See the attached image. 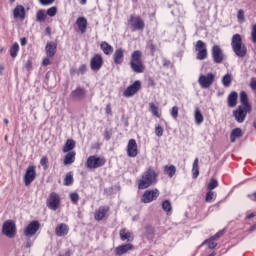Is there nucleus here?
Returning <instances> with one entry per match:
<instances>
[{"instance_id": "nucleus-48", "label": "nucleus", "mask_w": 256, "mask_h": 256, "mask_svg": "<svg viewBox=\"0 0 256 256\" xmlns=\"http://www.w3.org/2000/svg\"><path fill=\"white\" fill-rule=\"evenodd\" d=\"M46 15H48V17H55V15H57V7L53 6L49 8L46 12Z\"/></svg>"}, {"instance_id": "nucleus-26", "label": "nucleus", "mask_w": 256, "mask_h": 256, "mask_svg": "<svg viewBox=\"0 0 256 256\" xmlns=\"http://www.w3.org/2000/svg\"><path fill=\"white\" fill-rule=\"evenodd\" d=\"M76 25L81 33H85L87 31V18L80 17L76 21Z\"/></svg>"}, {"instance_id": "nucleus-29", "label": "nucleus", "mask_w": 256, "mask_h": 256, "mask_svg": "<svg viewBox=\"0 0 256 256\" xmlns=\"http://www.w3.org/2000/svg\"><path fill=\"white\" fill-rule=\"evenodd\" d=\"M240 102L242 107H246V109H251V104H249V98L247 97V92H240Z\"/></svg>"}, {"instance_id": "nucleus-18", "label": "nucleus", "mask_w": 256, "mask_h": 256, "mask_svg": "<svg viewBox=\"0 0 256 256\" xmlns=\"http://www.w3.org/2000/svg\"><path fill=\"white\" fill-rule=\"evenodd\" d=\"M109 213V206H100L98 210H96L94 219L96 221H103V219L107 218V214Z\"/></svg>"}, {"instance_id": "nucleus-31", "label": "nucleus", "mask_w": 256, "mask_h": 256, "mask_svg": "<svg viewBox=\"0 0 256 256\" xmlns=\"http://www.w3.org/2000/svg\"><path fill=\"white\" fill-rule=\"evenodd\" d=\"M75 149V140L68 139L63 147V153H71Z\"/></svg>"}, {"instance_id": "nucleus-11", "label": "nucleus", "mask_w": 256, "mask_h": 256, "mask_svg": "<svg viewBox=\"0 0 256 256\" xmlns=\"http://www.w3.org/2000/svg\"><path fill=\"white\" fill-rule=\"evenodd\" d=\"M37 177V171L35 165H30L27 167L25 175H24V185L29 187V185L35 181Z\"/></svg>"}, {"instance_id": "nucleus-50", "label": "nucleus", "mask_w": 256, "mask_h": 256, "mask_svg": "<svg viewBox=\"0 0 256 256\" xmlns=\"http://www.w3.org/2000/svg\"><path fill=\"white\" fill-rule=\"evenodd\" d=\"M69 197H70V200L72 201V203H77L79 201L78 193H70Z\"/></svg>"}, {"instance_id": "nucleus-39", "label": "nucleus", "mask_w": 256, "mask_h": 256, "mask_svg": "<svg viewBox=\"0 0 256 256\" xmlns=\"http://www.w3.org/2000/svg\"><path fill=\"white\" fill-rule=\"evenodd\" d=\"M232 81H233V76L229 73L222 77V85L224 87H231Z\"/></svg>"}, {"instance_id": "nucleus-10", "label": "nucleus", "mask_w": 256, "mask_h": 256, "mask_svg": "<svg viewBox=\"0 0 256 256\" xmlns=\"http://www.w3.org/2000/svg\"><path fill=\"white\" fill-rule=\"evenodd\" d=\"M247 113H251V108L238 106V108L233 111V117L236 119L237 123H243L247 117Z\"/></svg>"}, {"instance_id": "nucleus-61", "label": "nucleus", "mask_w": 256, "mask_h": 256, "mask_svg": "<svg viewBox=\"0 0 256 256\" xmlns=\"http://www.w3.org/2000/svg\"><path fill=\"white\" fill-rule=\"evenodd\" d=\"M42 65H44V67H47V65H51V61L49 60V58H44Z\"/></svg>"}, {"instance_id": "nucleus-37", "label": "nucleus", "mask_w": 256, "mask_h": 256, "mask_svg": "<svg viewBox=\"0 0 256 256\" xmlns=\"http://www.w3.org/2000/svg\"><path fill=\"white\" fill-rule=\"evenodd\" d=\"M45 19H47V14H46L45 10H43V9L38 10L36 13V21L38 23H44Z\"/></svg>"}, {"instance_id": "nucleus-4", "label": "nucleus", "mask_w": 256, "mask_h": 256, "mask_svg": "<svg viewBox=\"0 0 256 256\" xmlns=\"http://www.w3.org/2000/svg\"><path fill=\"white\" fill-rule=\"evenodd\" d=\"M2 235L8 237V239H13L17 235V225L13 220H6L2 225Z\"/></svg>"}, {"instance_id": "nucleus-16", "label": "nucleus", "mask_w": 256, "mask_h": 256, "mask_svg": "<svg viewBox=\"0 0 256 256\" xmlns=\"http://www.w3.org/2000/svg\"><path fill=\"white\" fill-rule=\"evenodd\" d=\"M103 67V56L101 54H95L90 61V69L92 71H99Z\"/></svg>"}, {"instance_id": "nucleus-6", "label": "nucleus", "mask_w": 256, "mask_h": 256, "mask_svg": "<svg viewBox=\"0 0 256 256\" xmlns=\"http://www.w3.org/2000/svg\"><path fill=\"white\" fill-rule=\"evenodd\" d=\"M46 205L51 211H57L61 205V197L55 192H51L47 198Z\"/></svg>"}, {"instance_id": "nucleus-25", "label": "nucleus", "mask_w": 256, "mask_h": 256, "mask_svg": "<svg viewBox=\"0 0 256 256\" xmlns=\"http://www.w3.org/2000/svg\"><path fill=\"white\" fill-rule=\"evenodd\" d=\"M243 137V130L241 128H235L231 131L230 141L231 143H235L237 139H241Z\"/></svg>"}, {"instance_id": "nucleus-27", "label": "nucleus", "mask_w": 256, "mask_h": 256, "mask_svg": "<svg viewBox=\"0 0 256 256\" xmlns=\"http://www.w3.org/2000/svg\"><path fill=\"white\" fill-rule=\"evenodd\" d=\"M56 51H57V45L55 44V42L47 43V45H46V53H47L48 57H54Z\"/></svg>"}, {"instance_id": "nucleus-30", "label": "nucleus", "mask_w": 256, "mask_h": 256, "mask_svg": "<svg viewBox=\"0 0 256 256\" xmlns=\"http://www.w3.org/2000/svg\"><path fill=\"white\" fill-rule=\"evenodd\" d=\"M75 151L68 152L64 157V165H73L75 163Z\"/></svg>"}, {"instance_id": "nucleus-20", "label": "nucleus", "mask_w": 256, "mask_h": 256, "mask_svg": "<svg viewBox=\"0 0 256 256\" xmlns=\"http://www.w3.org/2000/svg\"><path fill=\"white\" fill-rule=\"evenodd\" d=\"M132 249H133V244H130V243L122 244L115 248V255L117 256L125 255V253H129V251H132Z\"/></svg>"}, {"instance_id": "nucleus-7", "label": "nucleus", "mask_w": 256, "mask_h": 256, "mask_svg": "<svg viewBox=\"0 0 256 256\" xmlns=\"http://www.w3.org/2000/svg\"><path fill=\"white\" fill-rule=\"evenodd\" d=\"M215 81V74L208 73L206 75L201 74L198 78V83L202 89H209Z\"/></svg>"}, {"instance_id": "nucleus-32", "label": "nucleus", "mask_w": 256, "mask_h": 256, "mask_svg": "<svg viewBox=\"0 0 256 256\" xmlns=\"http://www.w3.org/2000/svg\"><path fill=\"white\" fill-rule=\"evenodd\" d=\"M239 97V94L237 92L233 91L228 96V105L230 107H235L237 105V99Z\"/></svg>"}, {"instance_id": "nucleus-23", "label": "nucleus", "mask_w": 256, "mask_h": 256, "mask_svg": "<svg viewBox=\"0 0 256 256\" xmlns=\"http://www.w3.org/2000/svg\"><path fill=\"white\" fill-rule=\"evenodd\" d=\"M14 19H20V21H24L26 14H25V7L22 5H17L13 11Z\"/></svg>"}, {"instance_id": "nucleus-17", "label": "nucleus", "mask_w": 256, "mask_h": 256, "mask_svg": "<svg viewBox=\"0 0 256 256\" xmlns=\"http://www.w3.org/2000/svg\"><path fill=\"white\" fill-rule=\"evenodd\" d=\"M85 95H87V91L84 88L77 87L71 92L70 97L73 101H83Z\"/></svg>"}, {"instance_id": "nucleus-9", "label": "nucleus", "mask_w": 256, "mask_h": 256, "mask_svg": "<svg viewBox=\"0 0 256 256\" xmlns=\"http://www.w3.org/2000/svg\"><path fill=\"white\" fill-rule=\"evenodd\" d=\"M159 190L157 188L152 189V190H146L142 197H141V202L142 203H153V201H157L159 198Z\"/></svg>"}, {"instance_id": "nucleus-21", "label": "nucleus", "mask_w": 256, "mask_h": 256, "mask_svg": "<svg viewBox=\"0 0 256 256\" xmlns=\"http://www.w3.org/2000/svg\"><path fill=\"white\" fill-rule=\"evenodd\" d=\"M123 57H125V50H123V48L116 49L113 54L115 65H121V63H123Z\"/></svg>"}, {"instance_id": "nucleus-62", "label": "nucleus", "mask_w": 256, "mask_h": 256, "mask_svg": "<svg viewBox=\"0 0 256 256\" xmlns=\"http://www.w3.org/2000/svg\"><path fill=\"white\" fill-rule=\"evenodd\" d=\"M20 44H21L22 47H25V45H27V38H25V37L21 38L20 39Z\"/></svg>"}, {"instance_id": "nucleus-64", "label": "nucleus", "mask_w": 256, "mask_h": 256, "mask_svg": "<svg viewBox=\"0 0 256 256\" xmlns=\"http://www.w3.org/2000/svg\"><path fill=\"white\" fill-rule=\"evenodd\" d=\"M256 230V224H254L249 230L248 233H253Z\"/></svg>"}, {"instance_id": "nucleus-54", "label": "nucleus", "mask_w": 256, "mask_h": 256, "mask_svg": "<svg viewBox=\"0 0 256 256\" xmlns=\"http://www.w3.org/2000/svg\"><path fill=\"white\" fill-rule=\"evenodd\" d=\"M25 69H27V71H31L33 69V63L30 60L26 62Z\"/></svg>"}, {"instance_id": "nucleus-53", "label": "nucleus", "mask_w": 256, "mask_h": 256, "mask_svg": "<svg viewBox=\"0 0 256 256\" xmlns=\"http://www.w3.org/2000/svg\"><path fill=\"white\" fill-rule=\"evenodd\" d=\"M55 0H40L41 5H53Z\"/></svg>"}, {"instance_id": "nucleus-51", "label": "nucleus", "mask_w": 256, "mask_h": 256, "mask_svg": "<svg viewBox=\"0 0 256 256\" xmlns=\"http://www.w3.org/2000/svg\"><path fill=\"white\" fill-rule=\"evenodd\" d=\"M237 17L239 21H245V12L243 11V9L238 10Z\"/></svg>"}, {"instance_id": "nucleus-15", "label": "nucleus", "mask_w": 256, "mask_h": 256, "mask_svg": "<svg viewBox=\"0 0 256 256\" xmlns=\"http://www.w3.org/2000/svg\"><path fill=\"white\" fill-rule=\"evenodd\" d=\"M212 57L215 63H218V64L223 63V60L225 59V55L223 54V49H221V46L214 45L212 47Z\"/></svg>"}, {"instance_id": "nucleus-52", "label": "nucleus", "mask_w": 256, "mask_h": 256, "mask_svg": "<svg viewBox=\"0 0 256 256\" xmlns=\"http://www.w3.org/2000/svg\"><path fill=\"white\" fill-rule=\"evenodd\" d=\"M194 5L197 8L203 9L205 7V5L203 4V2H201V0H194Z\"/></svg>"}, {"instance_id": "nucleus-57", "label": "nucleus", "mask_w": 256, "mask_h": 256, "mask_svg": "<svg viewBox=\"0 0 256 256\" xmlns=\"http://www.w3.org/2000/svg\"><path fill=\"white\" fill-rule=\"evenodd\" d=\"M252 41L256 43V25H254L252 29Z\"/></svg>"}, {"instance_id": "nucleus-43", "label": "nucleus", "mask_w": 256, "mask_h": 256, "mask_svg": "<svg viewBox=\"0 0 256 256\" xmlns=\"http://www.w3.org/2000/svg\"><path fill=\"white\" fill-rule=\"evenodd\" d=\"M19 53V43L15 42L11 48H10V55L13 59L17 57V54Z\"/></svg>"}, {"instance_id": "nucleus-34", "label": "nucleus", "mask_w": 256, "mask_h": 256, "mask_svg": "<svg viewBox=\"0 0 256 256\" xmlns=\"http://www.w3.org/2000/svg\"><path fill=\"white\" fill-rule=\"evenodd\" d=\"M100 49L105 55H111V53H113V46L109 45L106 41L100 44Z\"/></svg>"}, {"instance_id": "nucleus-60", "label": "nucleus", "mask_w": 256, "mask_h": 256, "mask_svg": "<svg viewBox=\"0 0 256 256\" xmlns=\"http://www.w3.org/2000/svg\"><path fill=\"white\" fill-rule=\"evenodd\" d=\"M247 197L248 199H250V201H256V192H254L253 194H248Z\"/></svg>"}, {"instance_id": "nucleus-59", "label": "nucleus", "mask_w": 256, "mask_h": 256, "mask_svg": "<svg viewBox=\"0 0 256 256\" xmlns=\"http://www.w3.org/2000/svg\"><path fill=\"white\" fill-rule=\"evenodd\" d=\"M148 47H149L151 53H155V51H157V47L153 43L148 44Z\"/></svg>"}, {"instance_id": "nucleus-24", "label": "nucleus", "mask_w": 256, "mask_h": 256, "mask_svg": "<svg viewBox=\"0 0 256 256\" xmlns=\"http://www.w3.org/2000/svg\"><path fill=\"white\" fill-rule=\"evenodd\" d=\"M55 233L57 237H65V235L69 233V226H67V224L61 223L56 227Z\"/></svg>"}, {"instance_id": "nucleus-3", "label": "nucleus", "mask_w": 256, "mask_h": 256, "mask_svg": "<svg viewBox=\"0 0 256 256\" xmlns=\"http://www.w3.org/2000/svg\"><path fill=\"white\" fill-rule=\"evenodd\" d=\"M142 53L139 50H135L131 54L130 67L134 73H143L145 71V66L141 60Z\"/></svg>"}, {"instance_id": "nucleus-40", "label": "nucleus", "mask_w": 256, "mask_h": 256, "mask_svg": "<svg viewBox=\"0 0 256 256\" xmlns=\"http://www.w3.org/2000/svg\"><path fill=\"white\" fill-rule=\"evenodd\" d=\"M162 209H163V211H165V213H167V215H171V211L173 209V207L171 206V201H169V200L163 201Z\"/></svg>"}, {"instance_id": "nucleus-49", "label": "nucleus", "mask_w": 256, "mask_h": 256, "mask_svg": "<svg viewBox=\"0 0 256 256\" xmlns=\"http://www.w3.org/2000/svg\"><path fill=\"white\" fill-rule=\"evenodd\" d=\"M163 127H161V125H156L155 126V135L157 137H163Z\"/></svg>"}, {"instance_id": "nucleus-36", "label": "nucleus", "mask_w": 256, "mask_h": 256, "mask_svg": "<svg viewBox=\"0 0 256 256\" xmlns=\"http://www.w3.org/2000/svg\"><path fill=\"white\" fill-rule=\"evenodd\" d=\"M164 173L171 178L175 175V173H177V167H175V165L165 166Z\"/></svg>"}, {"instance_id": "nucleus-2", "label": "nucleus", "mask_w": 256, "mask_h": 256, "mask_svg": "<svg viewBox=\"0 0 256 256\" xmlns=\"http://www.w3.org/2000/svg\"><path fill=\"white\" fill-rule=\"evenodd\" d=\"M231 48L236 57L243 58L247 55V46L243 43L241 34H234L231 39Z\"/></svg>"}, {"instance_id": "nucleus-8", "label": "nucleus", "mask_w": 256, "mask_h": 256, "mask_svg": "<svg viewBox=\"0 0 256 256\" xmlns=\"http://www.w3.org/2000/svg\"><path fill=\"white\" fill-rule=\"evenodd\" d=\"M128 22L132 31H143L145 29V21L140 16L131 15Z\"/></svg>"}, {"instance_id": "nucleus-1", "label": "nucleus", "mask_w": 256, "mask_h": 256, "mask_svg": "<svg viewBox=\"0 0 256 256\" xmlns=\"http://www.w3.org/2000/svg\"><path fill=\"white\" fill-rule=\"evenodd\" d=\"M158 177L159 174L155 172V169L149 167L138 181V189H149V187L157 183Z\"/></svg>"}, {"instance_id": "nucleus-12", "label": "nucleus", "mask_w": 256, "mask_h": 256, "mask_svg": "<svg viewBox=\"0 0 256 256\" xmlns=\"http://www.w3.org/2000/svg\"><path fill=\"white\" fill-rule=\"evenodd\" d=\"M40 227L41 224H39V221L34 220L30 222L24 229L25 237H33V235L37 234V231H39Z\"/></svg>"}, {"instance_id": "nucleus-56", "label": "nucleus", "mask_w": 256, "mask_h": 256, "mask_svg": "<svg viewBox=\"0 0 256 256\" xmlns=\"http://www.w3.org/2000/svg\"><path fill=\"white\" fill-rule=\"evenodd\" d=\"M207 243H208V249H215V247H217V243L215 242V240L209 241Z\"/></svg>"}, {"instance_id": "nucleus-41", "label": "nucleus", "mask_w": 256, "mask_h": 256, "mask_svg": "<svg viewBox=\"0 0 256 256\" xmlns=\"http://www.w3.org/2000/svg\"><path fill=\"white\" fill-rule=\"evenodd\" d=\"M216 198L217 194L213 192V190H208V192L206 193L205 201L206 203H213Z\"/></svg>"}, {"instance_id": "nucleus-38", "label": "nucleus", "mask_w": 256, "mask_h": 256, "mask_svg": "<svg viewBox=\"0 0 256 256\" xmlns=\"http://www.w3.org/2000/svg\"><path fill=\"white\" fill-rule=\"evenodd\" d=\"M149 109L154 115V117H157L158 119L161 118V114L159 113V106L155 105V103L151 102L149 103Z\"/></svg>"}, {"instance_id": "nucleus-22", "label": "nucleus", "mask_w": 256, "mask_h": 256, "mask_svg": "<svg viewBox=\"0 0 256 256\" xmlns=\"http://www.w3.org/2000/svg\"><path fill=\"white\" fill-rule=\"evenodd\" d=\"M119 236L121 241H127L128 243H130L131 241H133V239H135V236H133V232L128 231L125 228H122L120 230Z\"/></svg>"}, {"instance_id": "nucleus-46", "label": "nucleus", "mask_w": 256, "mask_h": 256, "mask_svg": "<svg viewBox=\"0 0 256 256\" xmlns=\"http://www.w3.org/2000/svg\"><path fill=\"white\" fill-rule=\"evenodd\" d=\"M170 115L173 119H177L179 117V107L177 106L172 107L170 111Z\"/></svg>"}, {"instance_id": "nucleus-55", "label": "nucleus", "mask_w": 256, "mask_h": 256, "mask_svg": "<svg viewBox=\"0 0 256 256\" xmlns=\"http://www.w3.org/2000/svg\"><path fill=\"white\" fill-rule=\"evenodd\" d=\"M146 235H153V227L152 226H146L145 227Z\"/></svg>"}, {"instance_id": "nucleus-28", "label": "nucleus", "mask_w": 256, "mask_h": 256, "mask_svg": "<svg viewBox=\"0 0 256 256\" xmlns=\"http://www.w3.org/2000/svg\"><path fill=\"white\" fill-rule=\"evenodd\" d=\"M194 119L197 125H201L203 121H205V117L203 116V113H201V110L198 107L195 108Z\"/></svg>"}, {"instance_id": "nucleus-45", "label": "nucleus", "mask_w": 256, "mask_h": 256, "mask_svg": "<svg viewBox=\"0 0 256 256\" xmlns=\"http://www.w3.org/2000/svg\"><path fill=\"white\" fill-rule=\"evenodd\" d=\"M40 165H42L44 171H47V169H49V158H47V156L42 157Z\"/></svg>"}, {"instance_id": "nucleus-42", "label": "nucleus", "mask_w": 256, "mask_h": 256, "mask_svg": "<svg viewBox=\"0 0 256 256\" xmlns=\"http://www.w3.org/2000/svg\"><path fill=\"white\" fill-rule=\"evenodd\" d=\"M217 187H219V181L215 178H211L207 185L208 191H213L214 189H217Z\"/></svg>"}, {"instance_id": "nucleus-5", "label": "nucleus", "mask_w": 256, "mask_h": 256, "mask_svg": "<svg viewBox=\"0 0 256 256\" xmlns=\"http://www.w3.org/2000/svg\"><path fill=\"white\" fill-rule=\"evenodd\" d=\"M107 163V160L103 157H99L97 155H92L88 157L86 161V167L88 169H99V167H103Z\"/></svg>"}, {"instance_id": "nucleus-44", "label": "nucleus", "mask_w": 256, "mask_h": 256, "mask_svg": "<svg viewBox=\"0 0 256 256\" xmlns=\"http://www.w3.org/2000/svg\"><path fill=\"white\" fill-rule=\"evenodd\" d=\"M64 185L69 187V185H73V172H68L64 179Z\"/></svg>"}, {"instance_id": "nucleus-19", "label": "nucleus", "mask_w": 256, "mask_h": 256, "mask_svg": "<svg viewBox=\"0 0 256 256\" xmlns=\"http://www.w3.org/2000/svg\"><path fill=\"white\" fill-rule=\"evenodd\" d=\"M127 153L128 157H135L136 155H138L139 152L137 150V141L135 139H130L128 141Z\"/></svg>"}, {"instance_id": "nucleus-13", "label": "nucleus", "mask_w": 256, "mask_h": 256, "mask_svg": "<svg viewBox=\"0 0 256 256\" xmlns=\"http://www.w3.org/2000/svg\"><path fill=\"white\" fill-rule=\"evenodd\" d=\"M196 51H198L197 59L199 61H204V59L208 55L207 46L205 45V42H203L202 40H198L196 42Z\"/></svg>"}, {"instance_id": "nucleus-35", "label": "nucleus", "mask_w": 256, "mask_h": 256, "mask_svg": "<svg viewBox=\"0 0 256 256\" xmlns=\"http://www.w3.org/2000/svg\"><path fill=\"white\" fill-rule=\"evenodd\" d=\"M192 177L197 179L199 177V158H196L192 165Z\"/></svg>"}, {"instance_id": "nucleus-63", "label": "nucleus", "mask_w": 256, "mask_h": 256, "mask_svg": "<svg viewBox=\"0 0 256 256\" xmlns=\"http://www.w3.org/2000/svg\"><path fill=\"white\" fill-rule=\"evenodd\" d=\"M59 256H71V251L67 250L64 254H60Z\"/></svg>"}, {"instance_id": "nucleus-47", "label": "nucleus", "mask_w": 256, "mask_h": 256, "mask_svg": "<svg viewBox=\"0 0 256 256\" xmlns=\"http://www.w3.org/2000/svg\"><path fill=\"white\" fill-rule=\"evenodd\" d=\"M87 73V65L82 64L80 67L76 70L77 75H85Z\"/></svg>"}, {"instance_id": "nucleus-33", "label": "nucleus", "mask_w": 256, "mask_h": 256, "mask_svg": "<svg viewBox=\"0 0 256 256\" xmlns=\"http://www.w3.org/2000/svg\"><path fill=\"white\" fill-rule=\"evenodd\" d=\"M224 234H225V228L218 231L214 236H211L210 238L204 240L202 242V245H207V243H209V241H217V239H219L220 237H223Z\"/></svg>"}, {"instance_id": "nucleus-14", "label": "nucleus", "mask_w": 256, "mask_h": 256, "mask_svg": "<svg viewBox=\"0 0 256 256\" xmlns=\"http://www.w3.org/2000/svg\"><path fill=\"white\" fill-rule=\"evenodd\" d=\"M141 89V81L136 80L132 85L128 86L123 92L124 97H133Z\"/></svg>"}, {"instance_id": "nucleus-58", "label": "nucleus", "mask_w": 256, "mask_h": 256, "mask_svg": "<svg viewBox=\"0 0 256 256\" xmlns=\"http://www.w3.org/2000/svg\"><path fill=\"white\" fill-rule=\"evenodd\" d=\"M25 247H26V249H30V247H33V241L28 238L25 243Z\"/></svg>"}]
</instances>
